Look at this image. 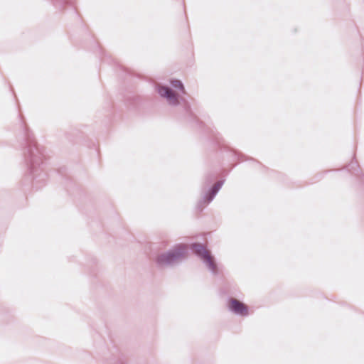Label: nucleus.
I'll return each instance as SVG.
<instances>
[{
    "label": "nucleus",
    "instance_id": "1",
    "mask_svg": "<svg viewBox=\"0 0 364 364\" xmlns=\"http://www.w3.org/2000/svg\"><path fill=\"white\" fill-rule=\"evenodd\" d=\"M26 136L24 160L27 167V175L32 179L33 185L38 188L43 186L47 180L45 156L43 149L37 144L33 136L29 132H26Z\"/></svg>",
    "mask_w": 364,
    "mask_h": 364
},
{
    "label": "nucleus",
    "instance_id": "2",
    "mask_svg": "<svg viewBox=\"0 0 364 364\" xmlns=\"http://www.w3.org/2000/svg\"><path fill=\"white\" fill-rule=\"evenodd\" d=\"M187 252L186 245L178 244L169 250L158 255L155 261L159 267H173L185 259Z\"/></svg>",
    "mask_w": 364,
    "mask_h": 364
},
{
    "label": "nucleus",
    "instance_id": "3",
    "mask_svg": "<svg viewBox=\"0 0 364 364\" xmlns=\"http://www.w3.org/2000/svg\"><path fill=\"white\" fill-rule=\"evenodd\" d=\"M193 252L202 260L206 268L213 275L218 274V267L213 256L205 248L203 245L193 243L191 245Z\"/></svg>",
    "mask_w": 364,
    "mask_h": 364
},
{
    "label": "nucleus",
    "instance_id": "4",
    "mask_svg": "<svg viewBox=\"0 0 364 364\" xmlns=\"http://www.w3.org/2000/svg\"><path fill=\"white\" fill-rule=\"evenodd\" d=\"M156 90L159 95L166 100L167 103L171 106H178L183 98L171 87L164 85H157Z\"/></svg>",
    "mask_w": 364,
    "mask_h": 364
},
{
    "label": "nucleus",
    "instance_id": "5",
    "mask_svg": "<svg viewBox=\"0 0 364 364\" xmlns=\"http://www.w3.org/2000/svg\"><path fill=\"white\" fill-rule=\"evenodd\" d=\"M223 183L224 181H219L208 191L203 192L202 198L197 203V209L202 210L204 207L208 205L214 199Z\"/></svg>",
    "mask_w": 364,
    "mask_h": 364
},
{
    "label": "nucleus",
    "instance_id": "6",
    "mask_svg": "<svg viewBox=\"0 0 364 364\" xmlns=\"http://www.w3.org/2000/svg\"><path fill=\"white\" fill-rule=\"evenodd\" d=\"M228 309L231 312L237 316L245 317L249 315L247 306L236 299L232 298L230 299Z\"/></svg>",
    "mask_w": 364,
    "mask_h": 364
},
{
    "label": "nucleus",
    "instance_id": "7",
    "mask_svg": "<svg viewBox=\"0 0 364 364\" xmlns=\"http://www.w3.org/2000/svg\"><path fill=\"white\" fill-rule=\"evenodd\" d=\"M171 86L177 90H180L182 94H185L186 93V90H185V87L183 86V84L182 83V82L179 80H171Z\"/></svg>",
    "mask_w": 364,
    "mask_h": 364
},
{
    "label": "nucleus",
    "instance_id": "8",
    "mask_svg": "<svg viewBox=\"0 0 364 364\" xmlns=\"http://www.w3.org/2000/svg\"><path fill=\"white\" fill-rule=\"evenodd\" d=\"M353 165H354V164H353V163H352L351 164H350V165H349V166L353 167Z\"/></svg>",
    "mask_w": 364,
    "mask_h": 364
}]
</instances>
